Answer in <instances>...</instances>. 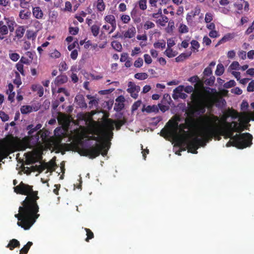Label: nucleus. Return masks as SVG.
I'll use <instances>...</instances> for the list:
<instances>
[{
	"label": "nucleus",
	"mask_w": 254,
	"mask_h": 254,
	"mask_svg": "<svg viewBox=\"0 0 254 254\" xmlns=\"http://www.w3.org/2000/svg\"><path fill=\"white\" fill-rule=\"evenodd\" d=\"M128 88L127 91L130 94V96L134 99H136L138 97V94L136 93V91L134 89L133 86H129V82L128 84Z\"/></svg>",
	"instance_id": "32"
},
{
	"label": "nucleus",
	"mask_w": 254,
	"mask_h": 254,
	"mask_svg": "<svg viewBox=\"0 0 254 254\" xmlns=\"http://www.w3.org/2000/svg\"><path fill=\"white\" fill-rule=\"evenodd\" d=\"M204 126L201 127L198 132V136L201 138L198 137H195L191 140H189L186 136L181 135L177 136L176 138V144L180 147H187L188 152L193 154L197 153V149L200 146H204L205 145L206 143L207 142L205 141L203 137L199 135L200 131L201 128Z\"/></svg>",
	"instance_id": "4"
},
{
	"label": "nucleus",
	"mask_w": 254,
	"mask_h": 254,
	"mask_svg": "<svg viewBox=\"0 0 254 254\" xmlns=\"http://www.w3.org/2000/svg\"><path fill=\"white\" fill-rule=\"evenodd\" d=\"M235 37V34L234 33H227L225 34L217 43L216 45V47L218 45L226 43L232 39H233Z\"/></svg>",
	"instance_id": "17"
},
{
	"label": "nucleus",
	"mask_w": 254,
	"mask_h": 254,
	"mask_svg": "<svg viewBox=\"0 0 254 254\" xmlns=\"http://www.w3.org/2000/svg\"><path fill=\"white\" fill-rule=\"evenodd\" d=\"M79 32V28L77 27H69V32L71 35H75L78 34Z\"/></svg>",
	"instance_id": "59"
},
{
	"label": "nucleus",
	"mask_w": 254,
	"mask_h": 254,
	"mask_svg": "<svg viewBox=\"0 0 254 254\" xmlns=\"http://www.w3.org/2000/svg\"><path fill=\"white\" fill-rule=\"evenodd\" d=\"M141 15L140 10L136 6L134 7L130 11V16L134 23H138L141 21Z\"/></svg>",
	"instance_id": "11"
},
{
	"label": "nucleus",
	"mask_w": 254,
	"mask_h": 254,
	"mask_svg": "<svg viewBox=\"0 0 254 254\" xmlns=\"http://www.w3.org/2000/svg\"><path fill=\"white\" fill-rule=\"evenodd\" d=\"M25 29L23 26H20L16 30L15 35L18 39L21 38L25 33Z\"/></svg>",
	"instance_id": "26"
},
{
	"label": "nucleus",
	"mask_w": 254,
	"mask_h": 254,
	"mask_svg": "<svg viewBox=\"0 0 254 254\" xmlns=\"http://www.w3.org/2000/svg\"><path fill=\"white\" fill-rule=\"evenodd\" d=\"M16 67L17 70L23 76L25 75L24 71L23 69V65L21 63L18 62L16 64Z\"/></svg>",
	"instance_id": "57"
},
{
	"label": "nucleus",
	"mask_w": 254,
	"mask_h": 254,
	"mask_svg": "<svg viewBox=\"0 0 254 254\" xmlns=\"http://www.w3.org/2000/svg\"><path fill=\"white\" fill-rule=\"evenodd\" d=\"M190 44L191 46V50L194 52H195V50L196 51H198V49L200 46L199 43L196 40H193L191 41Z\"/></svg>",
	"instance_id": "45"
},
{
	"label": "nucleus",
	"mask_w": 254,
	"mask_h": 254,
	"mask_svg": "<svg viewBox=\"0 0 254 254\" xmlns=\"http://www.w3.org/2000/svg\"><path fill=\"white\" fill-rule=\"evenodd\" d=\"M14 191L17 194L27 195L19 207V213L15 214L17 218V224L24 230H28L34 224L40 216L38 213L39 207L37 200L38 191H34L33 186L25 184L23 182L14 187Z\"/></svg>",
	"instance_id": "1"
},
{
	"label": "nucleus",
	"mask_w": 254,
	"mask_h": 254,
	"mask_svg": "<svg viewBox=\"0 0 254 254\" xmlns=\"http://www.w3.org/2000/svg\"><path fill=\"white\" fill-rule=\"evenodd\" d=\"M200 8L199 6H196L193 9L191 10L190 12L188 13L186 15V20L188 24L191 25L193 22V18L198 15L200 13Z\"/></svg>",
	"instance_id": "10"
},
{
	"label": "nucleus",
	"mask_w": 254,
	"mask_h": 254,
	"mask_svg": "<svg viewBox=\"0 0 254 254\" xmlns=\"http://www.w3.org/2000/svg\"><path fill=\"white\" fill-rule=\"evenodd\" d=\"M153 46L156 49L161 48L163 49L166 47V42L163 40L161 42L154 43Z\"/></svg>",
	"instance_id": "44"
},
{
	"label": "nucleus",
	"mask_w": 254,
	"mask_h": 254,
	"mask_svg": "<svg viewBox=\"0 0 254 254\" xmlns=\"http://www.w3.org/2000/svg\"><path fill=\"white\" fill-rule=\"evenodd\" d=\"M227 117H231L232 119H236L239 117V113L237 111L234 109H229L226 113Z\"/></svg>",
	"instance_id": "25"
},
{
	"label": "nucleus",
	"mask_w": 254,
	"mask_h": 254,
	"mask_svg": "<svg viewBox=\"0 0 254 254\" xmlns=\"http://www.w3.org/2000/svg\"><path fill=\"white\" fill-rule=\"evenodd\" d=\"M148 76V74L145 72L137 73L134 75L135 78L141 80L147 79Z\"/></svg>",
	"instance_id": "43"
},
{
	"label": "nucleus",
	"mask_w": 254,
	"mask_h": 254,
	"mask_svg": "<svg viewBox=\"0 0 254 254\" xmlns=\"http://www.w3.org/2000/svg\"><path fill=\"white\" fill-rule=\"evenodd\" d=\"M41 135L42 137H45L46 136V133L40 130L38 131L35 135L25 137L23 138L21 142L22 147L23 149H25L27 148H31L32 145L30 144V142L34 140V143L36 144L39 140V135Z\"/></svg>",
	"instance_id": "8"
},
{
	"label": "nucleus",
	"mask_w": 254,
	"mask_h": 254,
	"mask_svg": "<svg viewBox=\"0 0 254 254\" xmlns=\"http://www.w3.org/2000/svg\"><path fill=\"white\" fill-rule=\"evenodd\" d=\"M32 111V107L29 105H24L21 107L20 109L21 113L22 114H27L31 112Z\"/></svg>",
	"instance_id": "39"
},
{
	"label": "nucleus",
	"mask_w": 254,
	"mask_h": 254,
	"mask_svg": "<svg viewBox=\"0 0 254 254\" xmlns=\"http://www.w3.org/2000/svg\"><path fill=\"white\" fill-rule=\"evenodd\" d=\"M15 75L16 77L13 80V83L17 85V87H19L22 83L21 78L18 72H15Z\"/></svg>",
	"instance_id": "46"
},
{
	"label": "nucleus",
	"mask_w": 254,
	"mask_h": 254,
	"mask_svg": "<svg viewBox=\"0 0 254 254\" xmlns=\"http://www.w3.org/2000/svg\"><path fill=\"white\" fill-rule=\"evenodd\" d=\"M68 77L65 74H61L56 77L54 83L56 86H60L67 82Z\"/></svg>",
	"instance_id": "15"
},
{
	"label": "nucleus",
	"mask_w": 254,
	"mask_h": 254,
	"mask_svg": "<svg viewBox=\"0 0 254 254\" xmlns=\"http://www.w3.org/2000/svg\"><path fill=\"white\" fill-rule=\"evenodd\" d=\"M111 46L114 49L118 52H121L122 50V46L121 43L117 41H114L111 43Z\"/></svg>",
	"instance_id": "31"
},
{
	"label": "nucleus",
	"mask_w": 254,
	"mask_h": 254,
	"mask_svg": "<svg viewBox=\"0 0 254 254\" xmlns=\"http://www.w3.org/2000/svg\"><path fill=\"white\" fill-rule=\"evenodd\" d=\"M9 57L10 59L12 61L16 62L19 60L20 56L18 54L16 53H13L12 52V51H10L9 53Z\"/></svg>",
	"instance_id": "42"
},
{
	"label": "nucleus",
	"mask_w": 254,
	"mask_h": 254,
	"mask_svg": "<svg viewBox=\"0 0 254 254\" xmlns=\"http://www.w3.org/2000/svg\"><path fill=\"white\" fill-rule=\"evenodd\" d=\"M33 14L37 19L43 17V13L40 7H35L33 8Z\"/></svg>",
	"instance_id": "23"
},
{
	"label": "nucleus",
	"mask_w": 254,
	"mask_h": 254,
	"mask_svg": "<svg viewBox=\"0 0 254 254\" xmlns=\"http://www.w3.org/2000/svg\"><path fill=\"white\" fill-rule=\"evenodd\" d=\"M8 29L6 25H4L0 28V34L2 35H5L8 34Z\"/></svg>",
	"instance_id": "63"
},
{
	"label": "nucleus",
	"mask_w": 254,
	"mask_h": 254,
	"mask_svg": "<svg viewBox=\"0 0 254 254\" xmlns=\"http://www.w3.org/2000/svg\"><path fill=\"white\" fill-rule=\"evenodd\" d=\"M105 21L111 25L116 23L115 17L113 15H107L104 17Z\"/></svg>",
	"instance_id": "36"
},
{
	"label": "nucleus",
	"mask_w": 254,
	"mask_h": 254,
	"mask_svg": "<svg viewBox=\"0 0 254 254\" xmlns=\"http://www.w3.org/2000/svg\"><path fill=\"white\" fill-rule=\"evenodd\" d=\"M225 126V128H222V129L235 131V132L240 133H241V132L245 129V126L243 124L238 123L235 121H233L231 123L226 122Z\"/></svg>",
	"instance_id": "9"
},
{
	"label": "nucleus",
	"mask_w": 254,
	"mask_h": 254,
	"mask_svg": "<svg viewBox=\"0 0 254 254\" xmlns=\"http://www.w3.org/2000/svg\"><path fill=\"white\" fill-rule=\"evenodd\" d=\"M61 55L60 52L56 49L50 54V57L54 59L59 58L61 57Z\"/></svg>",
	"instance_id": "56"
},
{
	"label": "nucleus",
	"mask_w": 254,
	"mask_h": 254,
	"mask_svg": "<svg viewBox=\"0 0 254 254\" xmlns=\"http://www.w3.org/2000/svg\"><path fill=\"white\" fill-rule=\"evenodd\" d=\"M75 102L80 108H86L87 107L85 101L84 97L81 94H78L75 96Z\"/></svg>",
	"instance_id": "14"
},
{
	"label": "nucleus",
	"mask_w": 254,
	"mask_h": 254,
	"mask_svg": "<svg viewBox=\"0 0 254 254\" xmlns=\"http://www.w3.org/2000/svg\"><path fill=\"white\" fill-rule=\"evenodd\" d=\"M253 137L248 132L236 134L233 139H230L226 144L227 147L235 146L239 149L250 147L252 144Z\"/></svg>",
	"instance_id": "5"
},
{
	"label": "nucleus",
	"mask_w": 254,
	"mask_h": 254,
	"mask_svg": "<svg viewBox=\"0 0 254 254\" xmlns=\"http://www.w3.org/2000/svg\"><path fill=\"white\" fill-rule=\"evenodd\" d=\"M164 54L169 58L175 57L178 54L176 51H174L172 48H167Z\"/></svg>",
	"instance_id": "33"
},
{
	"label": "nucleus",
	"mask_w": 254,
	"mask_h": 254,
	"mask_svg": "<svg viewBox=\"0 0 254 254\" xmlns=\"http://www.w3.org/2000/svg\"><path fill=\"white\" fill-rule=\"evenodd\" d=\"M191 99L193 101L194 104L190 109V114L191 115L194 114L197 115L204 114L206 108L208 107V103L200 99L198 95L193 93L191 95Z\"/></svg>",
	"instance_id": "6"
},
{
	"label": "nucleus",
	"mask_w": 254,
	"mask_h": 254,
	"mask_svg": "<svg viewBox=\"0 0 254 254\" xmlns=\"http://www.w3.org/2000/svg\"><path fill=\"white\" fill-rule=\"evenodd\" d=\"M0 118L3 122H6L9 119L8 115L3 111H0Z\"/></svg>",
	"instance_id": "62"
},
{
	"label": "nucleus",
	"mask_w": 254,
	"mask_h": 254,
	"mask_svg": "<svg viewBox=\"0 0 254 254\" xmlns=\"http://www.w3.org/2000/svg\"><path fill=\"white\" fill-rule=\"evenodd\" d=\"M31 15V12L25 10H21L19 14V17L22 19H28Z\"/></svg>",
	"instance_id": "35"
},
{
	"label": "nucleus",
	"mask_w": 254,
	"mask_h": 254,
	"mask_svg": "<svg viewBox=\"0 0 254 254\" xmlns=\"http://www.w3.org/2000/svg\"><path fill=\"white\" fill-rule=\"evenodd\" d=\"M232 70H239L240 68L239 63L237 61L233 62L229 67Z\"/></svg>",
	"instance_id": "55"
},
{
	"label": "nucleus",
	"mask_w": 254,
	"mask_h": 254,
	"mask_svg": "<svg viewBox=\"0 0 254 254\" xmlns=\"http://www.w3.org/2000/svg\"><path fill=\"white\" fill-rule=\"evenodd\" d=\"M162 15V10L161 8H159L157 9V12L153 13L151 15V16L153 18H158L161 17Z\"/></svg>",
	"instance_id": "53"
},
{
	"label": "nucleus",
	"mask_w": 254,
	"mask_h": 254,
	"mask_svg": "<svg viewBox=\"0 0 254 254\" xmlns=\"http://www.w3.org/2000/svg\"><path fill=\"white\" fill-rule=\"evenodd\" d=\"M204 126L201 128L199 135L203 137L206 142L211 141L213 137L219 135H222L225 139L230 138L233 139L234 132L235 131L222 129V128L218 126L217 123L219 121V118L214 115L210 116H205L201 118Z\"/></svg>",
	"instance_id": "2"
},
{
	"label": "nucleus",
	"mask_w": 254,
	"mask_h": 254,
	"mask_svg": "<svg viewBox=\"0 0 254 254\" xmlns=\"http://www.w3.org/2000/svg\"><path fill=\"white\" fill-rule=\"evenodd\" d=\"M236 84V82L234 80H230V81L225 83L223 87L225 88H230L234 87Z\"/></svg>",
	"instance_id": "52"
},
{
	"label": "nucleus",
	"mask_w": 254,
	"mask_h": 254,
	"mask_svg": "<svg viewBox=\"0 0 254 254\" xmlns=\"http://www.w3.org/2000/svg\"><path fill=\"white\" fill-rule=\"evenodd\" d=\"M25 158L26 164L27 165L34 164L38 161L37 159L35 156V154L31 152H29L26 153Z\"/></svg>",
	"instance_id": "13"
},
{
	"label": "nucleus",
	"mask_w": 254,
	"mask_h": 254,
	"mask_svg": "<svg viewBox=\"0 0 254 254\" xmlns=\"http://www.w3.org/2000/svg\"><path fill=\"white\" fill-rule=\"evenodd\" d=\"M42 127L41 124H37L35 127L33 125H29L27 127V129L28 130V134L29 136H33L32 134L35 131L40 129Z\"/></svg>",
	"instance_id": "18"
},
{
	"label": "nucleus",
	"mask_w": 254,
	"mask_h": 254,
	"mask_svg": "<svg viewBox=\"0 0 254 254\" xmlns=\"http://www.w3.org/2000/svg\"><path fill=\"white\" fill-rule=\"evenodd\" d=\"M137 4L139 10L144 11L147 9V0H139Z\"/></svg>",
	"instance_id": "34"
},
{
	"label": "nucleus",
	"mask_w": 254,
	"mask_h": 254,
	"mask_svg": "<svg viewBox=\"0 0 254 254\" xmlns=\"http://www.w3.org/2000/svg\"><path fill=\"white\" fill-rule=\"evenodd\" d=\"M26 37L28 39H34L36 37V33L31 30H27L26 32Z\"/></svg>",
	"instance_id": "51"
},
{
	"label": "nucleus",
	"mask_w": 254,
	"mask_h": 254,
	"mask_svg": "<svg viewBox=\"0 0 254 254\" xmlns=\"http://www.w3.org/2000/svg\"><path fill=\"white\" fill-rule=\"evenodd\" d=\"M155 26V24L153 22L150 21H147L143 25V28L144 30H148L154 28Z\"/></svg>",
	"instance_id": "49"
},
{
	"label": "nucleus",
	"mask_w": 254,
	"mask_h": 254,
	"mask_svg": "<svg viewBox=\"0 0 254 254\" xmlns=\"http://www.w3.org/2000/svg\"><path fill=\"white\" fill-rule=\"evenodd\" d=\"M84 230L86 232V236H87V237L85 239V241L87 242H88L90 240H91L94 238V234L91 231V230L88 228H84Z\"/></svg>",
	"instance_id": "41"
},
{
	"label": "nucleus",
	"mask_w": 254,
	"mask_h": 254,
	"mask_svg": "<svg viewBox=\"0 0 254 254\" xmlns=\"http://www.w3.org/2000/svg\"><path fill=\"white\" fill-rule=\"evenodd\" d=\"M113 122V126H114V124L116 126V128L117 130L120 129L121 127L124 125L126 123L125 120H118L117 121H114L112 119H111Z\"/></svg>",
	"instance_id": "40"
},
{
	"label": "nucleus",
	"mask_w": 254,
	"mask_h": 254,
	"mask_svg": "<svg viewBox=\"0 0 254 254\" xmlns=\"http://www.w3.org/2000/svg\"><path fill=\"white\" fill-rule=\"evenodd\" d=\"M20 245V242L17 240L13 239L9 241L6 247L12 251L15 248H19Z\"/></svg>",
	"instance_id": "19"
},
{
	"label": "nucleus",
	"mask_w": 254,
	"mask_h": 254,
	"mask_svg": "<svg viewBox=\"0 0 254 254\" xmlns=\"http://www.w3.org/2000/svg\"><path fill=\"white\" fill-rule=\"evenodd\" d=\"M44 163L47 166L46 169H48L50 172H54L56 170V168L57 167V165L55 161L51 160L48 163Z\"/></svg>",
	"instance_id": "27"
},
{
	"label": "nucleus",
	"mask_w": 254,
	"mask_h": 254,
	"mask_svg": "<svg viewBox=\"0 0 254 254\" xmlns=\"http://www.w3.org/2000/svg\"><path fill=\"white\" fill-rule=\"evenodd\" d=\"M224 72V67L223 65L222 64H218L215 70V74L218 76H220L223 74Z\"/></svg>",
	"instance_id": "38"
},
{
	"label": "nucleus",
	"mask_w": 254,
	"mask_h": 254,
	"mask_svg": "<svg viewBox=\"0 0 254 254\" xmlns=\"http://www.w3.org/2000/svg\"><path fill=\"white\" fill-rule=\"evenodd\" d=\"M145 106H143V108L142 109V111H146L148 113H157L159 112V108L157 105H154L152 106L148 105L145 108Z\"/></svg>",
	"instance_id": "20"
},
{
	"label": "nucleus",
	"mask_w": 254,
	"mask_h": 254,
	"mask_svg": "<svg viewBox=\"0 0 254 254\" xmlns=\"http://www.w3.org/2000/svg\"><path fill=\"white\" fill-rule=\"evenodd\" d=\"M90 30L92 35L96 37L99 33L100 25L95 24L91 26Z\"/></svg>",
	"instance_id": "28"
},
{
	"label": "nucleus",
	"mask_w": 254,
	"mask_h": 254,
	"mask_svg": "<svg viewBox=\"0 0 254 254\" xmlns=\"http://www.w3.org/2000/svg\"><path fill=\"white\" fill-rule=\"evenodd\" d=\"M160 0H149L148 2L149 6L150 7L151 9L152 10L153 8H157V2H159ZM170 0H160L159 2V4L160 5H166L169 2Z\"/></svg>",
	"instance_id": "16"
},
{
	"label": "nucleus",
	"mask_w": 254,
	"mask_h": 254,
	"mask_svg": "<svg viewBox=\"0 0 254 254\" xmlns=\"http://www.w3.org/2000/svg\"><path fill=\"white\" fill-rule=\"evenodd\" d=\"M141 104V101L140 100H138L135 102L131 106L132 112L136 111L138 109V108L140 106Z\"/></svg>",
	"instance_id": "61"
},
{
	"label": "nucleus",
	"mask_w": 254,
	"mask_h": 254,
	"mask_svg": "<svg viewBox=\"0 0 254 254\" xmlns=\"http://www.w3.org/2000/svg\"><path fill=\"white\" fill-rule=\"evenodd\" d=\"M136 29L133 25L128 27L127 30L123 32V37L124 38L131 39L133 38L136 34Z\"/></svg>",
	"instance_id": "12"
},
{
	"label": "nucleus",
	"mask_w": 254,
	"mask_h": 254,
	"mask_svg": "<svg viewBox=\"0 0 254 254\" xmlns=\"http://www.w3.org/2000/svg\"><path fill=\"white\" fill-rule=\"evenodd\" d=\"M68 67L67 64L64 61L62 62L59 65V70L61 72L65 71L67 69Z\"/></svg>",
	"instance_id": "58"
},
{
	"label": "nucleus",
	"mask_w": 254,
	"mask_h": 254,
	"mask_svg": "<svg viewBox=\"0 0 254 254\" xmlns=\"http://www.w3.org/2000/svg\"><path fill=\"white\" fill-rule=\"evenodd\" d=\"M213 15L210 12H207L205 16V22L207 23H210L213 19Z\"/></svg>",
	"instance_id": "54"
},
{
	"label": "nucleus",
	"mask_w": 254,
	"mask_h": 254,
	"mask_svg": "<svg viewBox=\"0 0 254 254\" xmlns=\"http://www.w3.org/2000/svg\"><path fill=\"white\" fill-rule=\"evenodd\" d=\"M104 148V144L96 143L95 146H92L87 148H84L81 150V154L90 159H94L100 155L101 151Z\"/></svg>",
	"instance_id": "7"
},
{
	"label": "nucleus",
	"mask_w": 254,
	"mask_h": 254,
	"mask_svg": "<svg viewBox=\"0 0 254 254\" xmlns=\"http://www.w3.org/2000/svg\"><path fill=\"white\" fill-rule=\"evenodd\" d=\"M105 4L103 0H97L96 7L98 11L102 12L105 9Z\"/></svg>",
	"instance_id": "37"
},
{
	"label": "nucleus",
	"mask_w": 254,
	"mask_h": 254,
	"mask_svg": "<svg viewBox=\"0 0 254 254\" xmlns=\"http://www.w3.org/2000/svg\"><path fill=\"white\" fill-rule=\"evenodd\" d=\"M10 152L7 148L0 147V162L7 157Z\"/></svg>",
	"instance_id": "22"
},
{
	"label": "nucleus",
	"mask_w": 254,
	"mask_h": 254,
	"mask_svg": "<svg viewBox=\"0 0 254 254\" xmlns=\"http://www.w3.org/2000/svg\"><path fill=\"white\" fill-rule=\"evenodd\" d=\"M247 90L249 92L254 91V80H253L249 83L247 87Z\"/></svg>",
	"instance_id": "64"
},
{
	"label": "nucleus",
	"mask_w": 254,
	"mask_h": 254,
	"mask_svg": "<svg viewBox=\"0 0 254 254\" xmlns=\"http://www.w3.org/2000/svg\"><path fill=\"white\" fill-rule=\"evenodd\" d=\"M33 245L32 242H28L20 250L19 254H27Z\"/></svg>",
	"instance_id": "29"
},
{
	"label": "nucleus",
	"mask_w": 254,
	"mask_h": 254,
	"mask_svg": "<svg viewBox=\"0 0 254 254\" xmlns=\"http://www.w3.org/2000/svg\"><path fill=\"white\" fill-rule=\"evenodd\" d=\"M143 61L142 58H138L134 63V66L136 67H140L142 66Z\"/></svg>",
	"instance_id": "60"
},
{
	"label": "nucleus",
	"mask_w": 254,
	"mask_h": 254,
	"mask_svg": "<svg viewBox=\"0 0 254 254\" xmlns=\"http://www.w3.org/2000/svg\"><path fill=\"white\" fill-rule=\"evenodd\" d=\"M161 17V18L158 20L156 22L159 23L162 26H164L165 24L168 22L169 19L165 15H162Z\"/></svg>",
	"instance_id": "47"
},
{
	"label": "nucleus",
	"mask_w": 254,
	"mask_h": 254,
	"mask_svg": "<svg viewBox=\"0 0 254 254\" xmlns=\"http://www.w3.org/2000/svg\"><path fill=\"white\" fill-rule=\"evenodd\" d=\"M114 129L113 122L110 119H108L104 122L100 127L93 131L94 135L87 136V139L95 140L99 143L105 140H110L113 137Z\"/></svg>",
	"instance_id": "3"
},
{
	"label": "nucleus",
	"mask_w": 254,
	"mask_h": 254,
	"mask_svg": "<svg viewBox=\"0 0 254 254\" xmlns=\"http://www.w3.org/2000/svg\"><path fill=\"white\" fill-rule=\"evenodd\" d=\"M179 31L182 34L186 33L189 32V28L185 24H181L179 26Z\"/></svg>",
	"instance_id": "50"
},
{
	"label": "nucleus",
	"mask_w": 254,
	"mask_h": 254,
	"mask_svg": "<svg viewBox=\"0 0 254 254\" xmlns=\"http://www.w3.org/2000/svg\"><path fill=\"white\" fill-rule=\"evenodd\" d=\"M120 19L124 24H127L130 21V17L128 15L122 14L121 15Z\"/></svg>",
	"instance_id": "48"
},
{
	"label": "nucleus",
	"mask_w": 254,
	"mask_h": 254,
	"mask_svg": "<svg viewBox=\"0 0 254 254\" xmlns=\"http://www.w3.org/2000/svg\"><path fill=\"white\" fill-rule=\"evenodd\" d=\"M32 168L34 171H37L39 173H41L47 168V166L45 165V163H43L39 165H36L33 166Z\"/></svg>",
	"instance_id": "30"
},
{
	"label": "nucleus",
	"mask_w": 254,
	"mask_h": 254,
	"mask_svg": "<svg viewBox=\"0 0 254 254\" xmlns=\"http://www.w3.org/2000/svg\"><path fill=\"white\" fill-rule=\"evenodd\" d=\"M191 52L182 53L177 58H176V62L178 63L183 62L184 60H186L189 57H190L191 56Z\"/></svg>",
	"instance_id": "21"
},
{
	"label": "nucleus",
	"mask_w": 254,
	"mask_h": 254,
	"mask_svg": "<svg viewBox=\"0 0 254 254\" xmlns=\"http://www.w3.org/2000/svg\"><path fill=\"white\" fill-rule=\"evenodd\" d=\"M6 26L10 32H13L14 30V26L16 24L15 22L9 18H5Z\"/></svg>",
	"instance_id": "24"
}]
</instances>
